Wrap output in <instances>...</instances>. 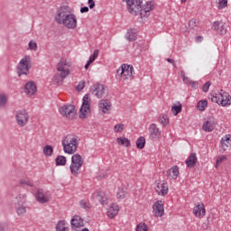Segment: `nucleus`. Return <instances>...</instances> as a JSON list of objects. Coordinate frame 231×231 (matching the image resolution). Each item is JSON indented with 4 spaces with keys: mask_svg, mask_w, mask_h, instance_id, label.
I'll return each instance as SVG.
<instances>
[{
    "mask_svg": "<svg viewBox=\"0 0 231 231\" xmlns=\"http://www.w3.org/2000/svg\"><path fill=\"white\" fill-rule=\"evenodd\" d=\"M54 19L57 24H63L69 30L77 28V16L71 14V8L68 5L60 6L56 12Z\"/></svg>",
    "mask_w": 231,
    "mask_h": 231,
    "instance_id": "obj_1",
    "label": "nucleus"
},
{
    "mask_svg": "<svg viewBox=\"0 0 231 231\" xmlns=\"http://www.w3.org/2000/svg\"><path fill=\"white\" fill-rule=\"evenodd\" d=\"M79 136L75 134H67L61 141L64 152L67 154H75L79 149Z\"/></svg>",
    "mask_w": 231,
    "mask_h": 231,
    "instance_id": "obj_2",
    "label": "nucleus"
},
{
    "mask_svg": "<svg viewBox=\"0 0 231 231\" xmlns=\"http://www.w3.org/2000/svg\"><path fill=\"white\" fill-rule=\"evenodd\" d=\"M66 66L68 68L71 67V62L66 60H60V61L57 64V71H60V74H56L54 76L53 81L56 84H60L64 81L66 77L69 75V69H66Z\"/></svg>",
    "mask_w": 231,
    "mask_h": 231,
    "instance_id": "obj_3",
    "label": "nucleus"
},
{
    "mask_svg": "<svg viewBox=\"0 0 231 231\" xmlns=\"http://www.w3.org/2000/svg\"><path fill=\"white\" fill-rule=\"evenodd\" d=\"M134 75V68L131 65L123 64L119 69H117L116 73V80H127Z\"/></svg>",
    "mask_w": 231,
    "mask_h": 231,
    "instance_id": "obj_4",
    "label": "nucleus"
},
{
    "mask_svg": "<svg viewBox=\"0 0 231 231\" xmlns=\"http://www.w3.org/2000/svg\"><path fill=\"white\" fill-rule=\"evenodd\" d=\"M82 165H84V159H82V156L79 153L74 154L71 157V164L69 166L71 174H73V176H79Z\"/></svg>",
    "mask_w": 231,
    "mask_h": 231,
    "instance_id": "obj_5",
    "label": "nucleus"
},
{
    "mask_svg": "<svg viewBox=\"0 0 231 231\" xmlns=\"http://www.w3.org/2000/svg\"><path fill=\"white\" fill-rule=\"evenodd\" d=\"M32 62V58L30 56H24L17 66L18 77L21 75H30V63Z\"/></svg>",
    "mask_w": 231,
    "mask_h": 231,
    "instance_id": "obj_6",
    "label": "nucleus"
},
{
    "mask_svg": "<svg viewBox=\"0 0 231 231\" xmlns=\"http://www.w3.org/2000/svg\"><path fill=\"white\" fill-rule=\"evenodd\" d=\"M89 102H91V99H89V94H87L83 97L82 106L79 109V118H82L83 120L88 118V115L91 113V106L89 105Z\"/></svg>",
    "mask_w": 231,
    "mask_h": 231,
    "instance_id": "obj_7",
    "label": "nucleus"
},
{
    "mask_svg": "<svg viewBox=\"0 0 231 231\" xmlns=\"http://www.w3.org/2000/svg\"><path fill=\"white\" fill-rule=\"evenodd\" d=\"M125 1L128 8V12L132 15H138L142 8V0H123Z\"/></svg>",
    "mask_w": 231,
    "mask_h": 231,
    "instance_id": "obj_8",
    "label": "nucleus"
},
{
    "mask_svg": "<svg viewBox=\"0 0 231 231\" xmlns=\"http://www.w3.org/2000/svg\"><path fill=\"white\" fill-rule=\"evenodd\" d=\"M60 113L62 116L73 120L77 115V108L73 105H65L60 108Z\"/></svg>",
    "mask_w": 231,
    "mask_h": 231,
    "instance_id": "obj_9",
    "label": "nucleus"
},
{
    "mask_svg": "<svg viewBox=\"0 0 231 231\" xmlns=\"http://www.w3.org/2000/svg\"><path fill=\"white\" fill-rule=\"evenodd\" d=\"M28 120H30V116H28V112L26 110H20L16 114V121L20 127H24L28 124Z\"/></svg>",
    "mask_w": 231,
    "mask_h": 231,
    "instance_id": "obj_10",
    "label": "nucleus"
},
{
    "mask_svg": "<svg viewBox=\"0 0 231 231\" xmlns=\"http://www.w3.org/2000/svg\"><path fill=\"white\" fill-rule=\"evenodd\" d=\"M35 198L38 201V203H48L50 201V198H51V195H50V192H44L43 189H38L35 195Z\"/></svg>",
    "mask_w": 231,
    "mask_h": 231,
    "instance_id": "obj_11",
    "label": "nucleus"
},
{
    "mask_svg": "<svg viewBox=\"0 0 231 231\" xmlns=\"http://www.w3.org/2000/svg\"><path fill=\"white\" fill-rule=\"evenodd\" d=\"M90 92L95 95L97 98H102L106 93V88L102 84H96L90 88Z\"/></svg>",
    "mask_w": 231,
    "mask_h": 231,
    "instance_id": "obj_12",
    "label": "nucleus"
},
{
    "mask_svg": "<svg viewBox=\"0 0 231 231\" xmlns=\"http://www.w3.org/2000/svg\"><path fill=\"white\" fill-rule=\"evenodd\" d=\"M228 149H231V135H225L222 137L220 141V146H219V152H225V151H228Z\"/></svg>",
    "mask_w": 231,
    "mask_h": 231,
    "instance_id": "obj_13",
    "label": "nucleus"
},
{
    "mask_svg": "<svg viewBox=\"0 0 231 231\" xmlns=\"http://www.w3.org/2000/svg\"><path fill=\"white\" fill-rule=\"evenodd\" d=\"M151 10H154V2L148 1L145 5H141V9L139 11V14L141 15V18H143L151 12Z\"/></svg>",
    "mask_w": 231,
    "mask_h": 231,
    "instance_id": "obj_14",
    "label": "nucleus"
},
{
    "mask_svg": "<svg viewBox=\"0 0 231 231\" xmlns=\"http://www.w3.org/2000/svg\"><path fill=\"white\" fill-rule=\"evenodd\" d=\"M219 98H220V104L223 106V107H226V106L231 105V97L230 94L227 92H225V90L221 89L220 93H218Z\"/></svg>",
    "mask_w": 231,
    "mask_h": 231,
    "instance_id": "obj_15",
    "label": "nucleus"
},
{
    "mask_svg": "<svg viewBox=\"0 0 231 231\" xmlns=\"http://www.w3.org/2000/svg\"><path fill=\"white\" fill-rule=\"evenodd\" d=\"M149 131L151 140H156V138H160V136H162V132L158 126H156V124H152L149 127Z\"/></svg>",
    "mask_w": 231,
    "mask_h": 231,
    "instance_id": "obj_16",
    "label": "nucleus"
},
{
    "mask_svg": "<svg viewBox=\"0 0 231 231\" xmlns=\"http://www.w3.org/2000/svg\"><path fill=\"white\" fill-rule=\"evenodd\" d=\"M23 91L26 95L32 96L34 93H37V85H35V82L33 81H29L25 84Z\"/></svg>",
    "mask_w": 231,
    "mask_h": 231,
    "instance_id": "obj_17",
    "label": "nucleus"
},
{
    "mask_svg": "<svg viewBox=\"0 0 231 231\" xmlns=\"http://www.w3.org/2000/svg\"><path fill=\"white\" fill-rule=\"evenodd\" d=\"M153 212L156 217H162L163 216V202L162 200H158L153 204Z\"/></svg>",
    "mask_w": 231,
    "mask_h": 231,
    "instance_id": "obj_18",
    "label": "nucleus"
},
{
    "mask_svg": "<svg viewBox=\"0 0 231 231\" xmlns=\"http://www.w3.org/2000/svg\"><path fill=\"white\" fill-rule=\"evenodd\" d=\"M193 214L196 217H205V214H207V210L205 209V204H198L193 208Z\"/></svg>",
    "mask_w": 231,
    "mask_h": 231,
    "instance_id": "obj_19",
    "label": "nucleus"
},
{
    "mask_svg": "<svg viewBox=\"0 0 231 231\" xmlns=\"http://www.w3.org/2000/svg\"><path fill=\"white\" fill-rule=\"evenodd\" d=\"M202 129L206 133H212L216 129V123L213 118H208V121L204 122L202 125Z\"/></svg>",
    "mask_w": 231,
    "mask_h": 231,
    "instance_id": "obj_20",
    "label": "nucleus"
},
{
    "mask_svg": "<svg viewBox=\"0 0 231 231\" xmlns=\"http://www.w3.org/2000/svg\"><path fill=\"white\" fill-rule=\"evenodd\" d=\"M155 191L159 194V196H167L169 193V185L167 182H163L162 184L158 183Z\"/></svg>",
    "mask_w": 231,
    "mask_h": 231,
    "instance_id": "obj_21",
    "label": "nucleus"
},
{
    "mask_svg": "<svg viewBox=\"0 0 231 231\" xmlns=\"http://www.w3.org/2000/svg\"><path fill=\"white\" fill-rule=\"evenodd\" d=\"M70 225L73 230H77V228H80V226H84V220H82V217H80V216L76 215L70 220Z\"/></svg>",
    "mask_w": 231,
    "mask_h": 231,
    "instance_id": "obj_22",
    "label": "nucleus"
},
{
    "mask_svg": "<svg viewBox=\"0 0 231 231\" xmlns=\"http://www.w3.org/2000/svg\"><path fill=\"white\" fill-rule=\"evenodd\" d=\"M196 163H198V157H196V153L191 152L186 160V165L189 169H194V167H196Z\"/></svg>",
    "mask_w": 231,
    "mask_h": 231,
    "instance_id": "obj_23",
    "label": "nucleus"
},
{
    "mask_svg": "<svg viewBox=\"0 0 231 231\" xmlns=\"http://www.w3.org/2000/svg\"><path fill=\"white\" fill-rule=\"evenodd\" d=\"M99 107L103 109V113H109V109H111V102L107 99H101L99 102Z\"/></svg>",
    "mask_w": 231,
    "mask_h": 231,
    "instance_id": "obj_24",
    "label": "nucleus"
},
{
    "mask_svg": "<svg viewBox=\"0 0 231 231\" xmlns=\"http://www.w3.org/2000/svg\"><path fill=\"white\" fill-rule=\"evenodd\" d=\"M119 210L120 209L118 208V205L112 204V206L109 208L107 211L108 217H110V219H113V217H115V216L118 214Z\"/></svg>",
    "mask_w": 231,
    "mask_h": 231,
    "instance_id": "obj_25",
    "label": "nucleus"
},
{
    "mask_svg": "<svg viewBox=\"0 0 231 231\" xmlns=\"http://www.w3.org/2000/svg\"><path fill=\"white\" fill-rule=\"evenodd\" d=\"M138 37V33L136 32V29H130L127 32L126 39L133 42V41H136V38Z\"/></svg>",
    "mask_w": 231,
    "mask_h": 231,
    "instance_id": "obj_26",
    "label": "nucleus"
},
{
    "mask_svg": "<svg viewBox=\"0 0 231 231\" xmlns=\"http://www.w3.org/2000/svg\"><path fill=\"white\" fill-rule=\"evenodd\" d=\"M17 216H24L26 214V207L23 204H14Z\"/></svg>",
    "mask_w": 231,
    "mask_h": 231,
    "instance_id": "obj_27",
    "label": "nucleus"
},
{
    "mask_svg": "<svg viewBox=\"0 0 231 231\" xmlns=\"http://www.w3.org/2000/svg\"><path fill=\"white\" fill-rule=\"evenodd\" d=\"M171 172H172L173 180H178V176H180V168L178 166H173L171 170L167 171L168 176H171Z\"/></svg>",
    "mask_w": 231,
    "mask_h": 231,
    "instance_id": "obj_28",
    "label": "nucleus"
},
{
    "mask_svg": "<svg viewBox=\"0 0 231 231\" xmlns=\"http://www.w3.org/2000/svg\"><path fill=\"white\" fill-rule=\"evenodd\" d=\"M118 145H125V147H131V141L125 137H118L116 139Z\"/></svg>",
    "mask_w": 231,
    "mask_h": 231,
    "instance_id": "obj_29",
    "label": "nucleus"
},
{
    "mask_svg": "<svg viewBox=\"0 0 231 231\" xmlns=\"http://www.w3.org/2000/svg\"><path fill=\"white\" fill-rule=\"evenodd\" d=\"M207 106H208V101H207V99H202L197 103V109H199V111H205Z\"/></svg>",
    "mask_w": 231,
    "mask_h": 231,
    "instance_id": "obj_30",
    "label": "nucleus"
},
{
    "mask_svg": "<svg viewBox=\"0 0 231 231\" xmlns=\"http://www.w3.org/2000/svg\"><path fill=\"white\" fill-rule=\"evenodd\" d=\"M26 203V195L25 194H19L15 198L14 205H23Z\"/></svg>",
    "mask_w": 231,
    "mask_h": 231,
    "instance_id": "obj_31",
    "label": "nucleus"
},
{
    "mask_svg": "<svg viewBox=\"0 0 231 231\" xmlns=\"http://www.w3.org/2000/svg\"><path fill=\"white\" fill-rule=\"evenodd\" d=\"M65 225H66V221H64V220L59 221L58 224L56 225V231H68V230H69V228L66 227Z\"/></svg>",
    "mask_w": 231,
    "mask_h": 231,
    "instance_id": "obj_32",
    "label": "nucleus"
},
{
    "mask_svg": "<svg viewBox=\"0 0 231 231\" xmlns=\"http://www.w3.org/2000/svg\"><path fill=\"white\" fill-rule=\"evenodd\" d=\"M57 166H64L66 165V157L62 155H58L55 159Z\"/></svg>",
    "mask_w": 231,
    "mask_h": 231,
    "instance_id": "obj_33",
    "label": "nucleus"
},
{
    "mask_svg": "<svg viewBox=\"0 0 231 231\" xmlns=\"http://www.w3.org/2000/svg\"><path fill=\"white\" fill-rule=\"evenodd\" d=\"M43 154L45 156H51L53 154V146L51 145H45L43 147Z\"/></svg>",
    "mask_w": 231,
    "mask_h": 231,
    "instance_id": "obj_34",
    "label": "nucleus"
},
{
    "mask_svg": "<svg viewBox=\"0 0 231 231\" xmlns=\"http://www.w3.org/2000/svg\"><path fill=\"white\" fill-rule=\"evenodd\" d=\"M136 147L137 149H143V147H145V138L143 136L137 139Z\"/></svg>",
    "mask_w": 231,
    "mask_h": 231,
    "instance_id": "obj_35",
    "label": "nucleus"
},
{
    "mask_svg": "<svg viewBox=\"0 0 231 231\" xmlns=\"http://www.w3.org/2000/svg\"><path fill=\"white\" fill-rule=\"evenodd\" d=\"M183 106H181V104L178 105V106H173L171 107V113L174 115V116H178V115H180V112L181 111Z\"/></svg>",
    "mask_w": 231,
    "mask_h": 231,
    "instance_id": "obj_36",
    "label": "nucleus"
},
{
    "mask_svg": "<svg viewBox=\"0 0 231 231\" xmlns=\"http://www.w3.org/2000/svg\"><path fill=\"white\" fill-rule=\"evenodd\" d=\"M98 201L101 203V205H107V196L104 193H100L98 196Z\"/></svg>",
    "mask_w": 231,
    "mask_h": 231,
    "instance_id": "obj_37",
    "label": "nucleus"
},
{
    "mask_svg": "<svg viewBox=\"0 0 231 231\" xmlns=\"http://www.w3.org/2000/svg\"><path fill=\"white\" fill-rule=\"evenodd\" d=\"M79 205L81 208H84L85 210H90L91 208V204L86 200H80Z\"/></svg>",
    "mask_w": 231,
    "mask_h": 231,
    "instance_id": "obj_38",
    "label": "nucleus"
},
{
    "mask_svg": "<svg viewBox=\"0 0 231 231\" xmlns=\"http://www.w3.org/2000/svg\"><path fill=\"white\" fill-rule=\"evenodd\" d=\"M208 98H210L211 102H215V104H220L219 94L215 93L210 95Z\"/></svg>",
    "mask_w": 231,
    "mask_h": 231,
    "instance_id": "obj_39",
    "label": "nucleus"
},
{
    "mask_svg": "<svg viewBox=\"0 0 231 231\" xmlns=\"http://www.w3.org/2000/svg\"><path fill=\"white\" fill-rule=\"evenodd\" d=\"M149 230V227L147 226V224L145 223H140L136 226V231H147Z\"/></svg>",
    "mask_w": 231,
    "mask_h": 231,
    "instance_id": "obj_40",
    "label": "nucleus"
},
{
    "mask_svg": "<svg viewBox=\"0 0 231 231\" xmlns=\"http://www.w3.org/2000/svg\"><path fill=\"white\" fill-rule=\"evenodd\" d=\"M189 26L191 30H198V21L196 19L189 20Z\"/></svg>",
    "mask_w": 231,
    "mask_h": 231,
    "instance_id": "obj_41",
    "label": "nucleus"
},
{
    "mask_svg": "<svg viewBox=\"0 0 231 231\" xmlns=\"http://www.w3.org/2000/svg\"><path fill=\"white\" fill-rule=\"evenodd\" d=\"M33 187V184L30 180L24 179L20 180V187Z\"/></svg>",
    "mask_w": 231,
    "mask_h": 231,
    "instance_id": "obj_42",
    "label": "nucleus"
},
{
    "mask_svg": "<svg viewBox=\"0 0 231 231\" xmlns=\"http://www.w3.org/2000/svg\"><path fill=\"white\" fill-rule=\"evenodd\" d=\"M8 102V98L5 95H0V107H5L6 103Z\"/></svg>",
    "mask_w": 231,
    "mask_h": 231,
    "instance_id": "obj_43",
    "label": "nucleus"
},
{
    "mask_svg": "<svg viewBox=\"0 0 231 231\" xmlns=\"http://www.w3.org/2000/svg\"><path fill=\"white\" fill-rule=\"evenodd\" d=\"M223 162H226V155H220L217 158L216 167H217V165H221Z\"/></svg>",
    "mask_w": 231,
    "mask_h": 231,
    "instance_id": "obj_44",
    "label": "nucleus"
},
{
    "mask_svg": "<svg viewBox=\"0 0 231 231\" xmlns=\"http://www.w3.org/2000/svg\"><path fill=\"white\" fill-rule=\"evenodd\" d=\"M124 124H118L114 126L115 133H122L124 131Z\"/></svg>",
    "mask_w": 231,
    "mask_h": 231,
    "instance_id": "obj_45",
    "label": "nucleus"
},
{
    "mask_svg": "<svg viewBox=\"0 0 231 231\" xmlns=\"http://www.w3.org/2000/svg\"><path fill=\"white\" fill-rule=\"evenodd\" d=\"M29 50H32V51H37V42L31 41L29 42Z\"/></svg>",
    "mask_w": 231,
    "mask_h": 231,
    "instance_id": "obj_46",
    "label": "nucleus"
},
{
    "mask_svg": "<svg viewBox=\"0 0 231 231\" xmlns=\"http://www.w3.org/2000/svg\"><path fill=\"white\" fill-rule=\"evenodd\" d=\"M228 5V0H219L218 2V8H226V5Z\"/></svg>",
    "mask_w": 231,
    "mask_h": 231,
    "instance_id": "obj_47",
    "label": "nucleus"
},
{
    "mask_svg": "<svg viewBox=\"0 0 231 231\" xmlns=\"http://www.w3.org/2000/svg\"><path fill=\"white\" fill-rule=\"evenodd\" d=\"M210 85H211L210 81H207V82L203 85V87H202V91H203L204 93H208V89H209V88H210Z\"/></svg>",
    "mask_w": 231,
    "mask_h": 231,
    "instance_id": "obj_48",
    "label": "nucleus"
},
{
    "mask_svg": "<svg viewBox=\"0 0 231 231\" xmlns=\"http://www.w3.org/2000/svg\"><path fill=\"white\" fill-rule=\"evenodd\" d=\"M116 197L118 199H124V198H125V191L124 189L119 190Z\"/></svg>",
    "mask_w": 231,
    "mask_h": 231,
    "instance_id": "obj_49",
    "label": "nucleus"
},
{
    "mask_svg": "<svg viewBox=\"0 0 231 231\" xmlns=\"http://www.w3.org/2000/svg\"><path fill=\"white\" fill-rule=\"evenodd\" d=\"M85 86H86V82L80 81L79 83V85L77 86L78 91H82V89H84Z\"/></svg>",
    "mask_w": 231,
    "mask_h": 231,
    "instance_id": "obj_50",
    "label": "nucleus"
},
{
    "mask_svg": "<svg viewBox=\"0 0 231 231\" xmlns=\"http://www.w3.org/2000/svg\"><path fill=\"white\" fill-rule=\"evenodd\" d=\"M7 230H8V224L0 223V231H7Z\"/></svg>",
    "mask_w": 231,
    "mask_h": 231,
    "instance_id": "obj_51",
    "label": "nucleus"
},
{
    "mask_svg": "<svg viewBox=\"0 0 231 231\" xmlns=\"http://www.w3.org/2000/svg\"><path fill=\"white\" fill-rule=\"evenodd\" d=\"M219 35H225L226 33V29H225V25H221L218 29Z\"/></svg>",
    "mask_w": 231,
    "mask_h": 231,
    "instance_id": "obj_52",
    "label": "nucleus"
},
{
    "mask_svg": "<svg viewBox=\"0 0 231 231\" xmlns=\"http://www.w3.org/2000/svg\"><path fill=\"white\" fill-rule=\"evenodd\" d=\"M189 84L191 85V88L193 89H198V87H199L198 81H191V82H189Z\"/></svg>",
    "mask_w": 231,
    "mask_h": 231,
    "instance_id": "obj_53",
    "label": "nucleus"
},
{
    "mask_svg": "<svg viewBox=\"0 0 231 231\" xmlns=\"http://www.w3.org/2000/svg\"><path fill=\"white\" fill-rule=\"evenodd\" d=\"M162 124H163V125H169V118L165 117V116H162Z\"/></svg>",
    "mask_w": 231,
    "mask_h": 231,
    "instance_id": "obj_54",
    "label": "nucleus"
},
{
    "mask_svg": "<svg viewBox=\"0 0 231 231\" xmlns=\"http://www.w3.org/2000/svg\"><path fill=\"white\" fill-rule=\"evenodd\" d=\"M88 6L90 10H93L95 8V0H88Z\"/></svg>",
    "mask_w": 231,
    "mask_h": 231,
    "instance_id": "obj_55",
    "label": "nucleus"
},
{
    "mask_svg": "<svg viewBox=\"0 0 231 231\" xmlns=\"http://www.w3.org/2000/svg\"><path fill=\"white\" fill-rule=\"evenodd\" d=\"M221 26L219 25V22H215L214 24H213V28L214 30H216L217 32H218L219 28Z\"/></svg>",
    "mask_w": 231,
    "mask_h": 231,
    "instance_id": "obj_56",
    "label": "nucleus"
},
{
    "mask_svg": "<svg viewBox=\"0 0 231 231\" xmlns=\"http://www.w3.org/2000/svg\"><path fill=\"white\" fill-rule=\"evenodd\" d=\"M87 12H89V7L84 6L80 8V13L81 14H87Z\"/></svg>",
    "mask_w": 231,
    "mask_h": 231,
    "instance_id": "obj_57",
    "label": "nucleus"
},
{
    "mask_svg": "<svg viewBox=\"0 0 231 231\" xmlns=\"http://www.w3.org/2000/svg\"><path fill=\"white\" fill-rule=\"evenodd\" d=\"M167 62H169L170 64H172L173 68H176V62L174 61V60L168 58L166 59Z\"/></svg>",
    "mask_w": 231,
    "mask_h": 231,
    "instance_id": "obj_58",
    "label": "nucleus"
},
{
    "mask_svg": "<svg viewBox=\"0 0 231 231\" xmlns=\"http://www.w3.org/2000/svg\"><path fill=\"white\" fill-rule=\"evenodd\" d=\"M98 53H99V51L98 50H95L93 54L91 55L94 59H97L98 57Z\"/></svg>",
    "mask_w": 231,
    "mask_h": 231,
    "instance_id": "obj_59",
    "label": "nucleus"
},
{
    "mask_svg": "<svg viewBox=\"0 0 231 231\" xmlns=\"http://www.w3.org/2000/svg\"><path fill=\"white\" fill-rule=\"evenodd\" d=\"M183 82H185V84H190L192 82V80H190V79H189V77H186V79H184Z\"/></svg>",
    "mask_w": 231,
    "mask_h": 231,
    "instance_id": "obj_60",
    "label": "nucleus"
},
{
    "mask_svg": "<svg viewBox=\"0 0 231 231\" xmlns=\"http://www.w3.org/2000/svg\"><path fill=\"white\" fill-rule=\"evenodd\" d=\"M96 59L93 56H90L88 62H89L90 64H93V62H95Z\"/></svg>",
    "mask_w": 231,
    "mask_h": 231,
    "instance_id": "obj_61",
    "label": "nucleus"
},
{
    "mask_svg": "<svg viewBox=\"0 0 231 231\" xmlns=\"http://www.w3.org/2000/svg\"><path fill=\"white\" fill-rule=\"evenodd\" d=\"M203 41V36H197L196 42H201Z\"/></svg>",
    "mask_w": 231,
    "mask_h": 231,
    "instance_id": "obj_62",
    "label": "nucleus"
},
{
    "mask_svg": "<svg viewBox=\"0 0 231 231\" xmlns=\"http://www.w3.org/2000/svg\"><path fill=\"white\" fill-rule=\"evenodd\" d=\"M90 64H91V63H90L89 61H88V62L86 63V65H85V69H88Z\"/></svg>",
    "mask_w": 231,
    "mask_h": 231,
    "instance_id": "obj_63",
    "label": "nucleus"
},
{
    "mask_svg": "<svg viewBox=\"0 0 231 231\" xmlns=\"http://www.w3.org/2000/svg\"><path fill=\"white\" fill-rule=\"evenodd\" d=\"M181 78H182L183 81L185 80V79H187V77H185V74L183 73V71H181Z\"/></svg>",
    "mask_w": 231,
    "mask_h": 231,
    "instance_id": "obj_64",
    "label": "nucleus"
}]
</instances>
